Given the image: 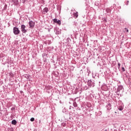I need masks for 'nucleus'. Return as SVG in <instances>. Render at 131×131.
I'll return each mask as SVG.
<instances>
[{"label":"nucleus","instance_id":"obj_1","mask_svg":"<svg viewBox=\"0 0 131 131\" xmlns=\"http://www.w3.org/2000/svg\"><path fill=\"white\" fill-rule=\"evenodd\" d=\"M116 93L118 96H120V95H121V94L123 93V87L121 85L119 86L118 87Z\"/></svg>","mask_w":131,"mask_h":131},{"label":"nucleus","instance_id":"obj_26","mask_svg":"<svg viewBox=\"0 0 131 131\" xmlns=\"http://www.w3.org/2000/svg\"><path fill=\"white\" fill-rule=\"evenodd\" d=\"M122 70L123 72H124V71H125V69H124V67L122 68Z\"/></svg>","mask_w":131,"mask_h":131},{"label":"nucleus","instance_id":"obj_4","mask_svg":"<svg viewBox=\"0 0 131 131\" xmlns=\"http://www.w3.org/2000/svg\"><path fill=\"white\" fill-rule=\"evenodd\" d=\"M29 28H31V29H33L34 28V26H35V23L32 20H30L29 21Z\"/></svg>","mask_w":131,"mask_h":131},{"label":"nucleus","instance_id":"obj_29","mask_svg":"<svg viewBox=\"0 0 131 131\" xmlns=\"http://www.w3.org/2000/svg\"><path fill=\"white\" fill-rule=\"evenodd\" d=\"M15 107H14V106H13L11 108V110L12 111H13V110H15Z\"/></svg>","mask_w":131,"mask_h":131},{"label":"nucleus","instance_id":"obj_3","mask_svg":"<svg viewBox=\"0 0 131 131\" xmlns=\"http://www.w3.org/2000/svg\"><path fill=\"white\" fill-rule=\"evenodd\" d=\"M13 33L15 35H18L20 33V30L18 28L14 27L13 28Z\"/></svg>","mask_w":131,"mask_h":131},{"label":"nucleus","instance_id":"obj_17","mask_svg":"<svg viewBox=\"0 0 131 131\" xmlns=\"http://www.w3.org/2000/svg\"><path fill=\"white\" fill-rule=\"evenodd\" d=\"M118 109L120 111H122L123 110V107H122V106H118Z\"/></svg>","mask_w":131,"mask_h":131},{"label":"nucleus","instance_id":"obj_35","mask_svg":"<svg viewBox=\"0 0 131 131\" xmlns=\"http://www.w3.org/2000/svg\"><path fill=\"white\" fill-rule=\"evenodd\" d=\"M114 131H117V130H116V129H115V130H114Z\"/></svg>","mask_w":131,"mask_h":131},{"label":"nucleus","instance_id":"obj_6","mask_svg":"<svg viewBox=\"0 0 131 131\" xmlns=\"http://www.w3.org/2000/svg\"><path fill=\"white\" fill-rule=\"evenodd\" d=\"M53 22L54 23H57V24H58V25H61V20H58L57 18L53 19Z\"/></svg>","mask_w":131,"mask_h":131},{"label":"nucleus","instance_id":"obj_14","mask_svg":"<svg viewBox=\"0 0 131 131\" xmlns=\"http://www.w3.org/2000/svg\"><path fill=\"white\" fill-rule=\"evenodd\" d=\"M25 78H27L29 80V81H30V75H26L25 76Z\"/></svg>","mask_w":131,"mask_h":131},{"label":"nucleus","instance_id":"obj_19","mask_svg":"<svg viewBox=\"0 0 131 131\" xmlns=\"http://www.w3.org/2000/svg\"><path fill=\"white\" fill-rule=\"evenodd\" d=\"M46 42L48 43V45H51V43H52V41L51 40H48Z\"/></svg>","mask_w":131,"mask_h":131},{"label":"nucleus","instance_id":"obj_20","mask_svg":"<svg viewBox=\"0 0 131 131\" xmlns=\"http://www.w3.org/2000/svg\"><path fill=\"white\" fill-rule=\"evenodd\" d=\"M89 88H90V87H89V86H86V85L84 86V91H86V90H88Z\"/></svg>","mask_w":131,"mask_h":131},{"label":"nucleus","instance_id":"obj_30","mask_svg":"<svg viewBox=\"0 0 131 131\" xmlns=\"http://www.w3.org/2000/svg\"><path fill=\"white\" fill-rule=\"evenodd\" d=\"M98 113H99V115H102V112H101V111H99Z\"/></svg>","mask_w":131,"mask_h":131},{"label":"nucleus","instance_id":"obj_36","mask_svg":"<svg viewBox=\"0 0 131 131\" xmlns=\"http://www.w3.org/2000/svg\"><path fill=\"white\" fill-rule=\"evenodd\" d=\"M39 123H40V120H39Z\"/></svg>","mask_w":131,"mask_h":131},{"label":"nucleus","instance_id":"obj_16","mask_svg":"<svg viewBox=\"0 0 131 131\" xmlns=\"http://www.w3.org/2000/svg\"><path fill=\"white\" fill-rule=\"evenodd\" d=\"M106 12L107 13H111V9L108 8H106V10H105Z\"/></svg>","mask_w":131,"mask_h":131},{"label":"nucleus","instance_id":"obj_18","mask_svg":"<svg viewBox=\"0 0 131 131\" xmlns=\"http://www.w3.org/2000/svg\"><path fill=\"white\" fill-rule=\"evenodd\" d=\"M9 76H10V77H14V74L12 72H10L9 73Z\"/></svg>","mask_w":131,"mask_h":131},{"label":"nucleus","instance_id":"obj_28","mask_svg":"<svg viewBox=\"0 0 131 131\" xmlns=\"http://www.w3.org/2000/svg\"><path fill=\"white\" fill-rule=\"evenodd\" d=\"M74 25H75V26H76L77 25V22L74 21Z\"/></svg>","mask_w":131,"mask_h":131},{"label":"nucleus","instance_id":"obj_15","mask_svg":"<svg viewBox=\"0 0 131 131\" xmlns=\"http://www.w3.org/2000/svg\"><path fill=\"white\" fill-rule=\"evenodd\" d=\"M71 41V39H70V38H68L67 39H66V43H69V42H70Z\"/></svg>","mask_w":131,"mask_h":131},{"label":"nucleus","instance_id":"obj_11","mask_svg":"<svg viewBox=\"0 0 131 131\" xmlns=\"http://www.w3.org/2000/svg\"><path fill=\"white\" fill-rule=\"evenodd\" d=\"M55 32L56 33V34H61V30L56 29L55 30Z\"/></svg>","mask_w":131,"mask_h":131},{"label":"nucleus","instance_id":"obj_2","mask_svg":"<svg viewBox=\"0 0 131 131\" xmlns=\"http://www.w3.org/2000/svg\"><path fill=\"white\" fill-rule=\"evenodd\" d=\"M87 84L89 88H94L95 86V81L92 80H89L87 82Z\"/></svg>","mask_w":131,"mask_h":131},{"label":"nucleus","instance_id":"obj_21","mask_svg":"<svg viewBox=\"0 0 131 131\" xmlns=\"http://www.w3.org/2000/svg\"><path fill=\"white\" fill-rule=\"evenodd\" d=\"M57 8L58 11L61 10V6H60V5H58V6H57Z\"/></svg>","mask_w":131,"mask_h":131},{"label":"nucleus","instance_id":"obj_7","mask_svg":"<svg viewBox=\"0 0 131 131\" xmlns=\"http://www.w3.org/2000/svg\"><path fill=\"white\" fill-rule=\"evenodd\" d=\"M48 12H49V8H48V7H45V8L43 9L42 14H43V15H46V14H47V13H48Z\"/></svg>","mask_w":131,"mask_h":131},{"label":"nucleus","instance_id":"obj_25","mask_svg":"<svg viewBox=\"0 0 131 131\" xmlns=\"http://www.w3.org/2000/svg\"><path fill=\"white\" fill-rule=\"evenodd\" d=\"M6 10H7V5H5V7L3 9V10H4V11H6Z\"/></svg>","mask_w":131,"mask_h":131},{"label":"nucleus","instance_id":"obj_10","mask_svg":"<svg viewBox=\"0 0 131 131\" xmlns=\"http://www.w3.org/2000/svg\"><path fill=\"white\" fill-rule=\"evenodd\" d=\"M73 15L74 18L76 19V18H77V17H78V12H74Z\"/></svg>","mask_w":131,"mask_h":131},{"label":"nucleus","instance_id":"obj_23","mask_svg":"<svg viewBox=\"0 0 131 131\" xmlns=\"http://www.w3.org/2000/svg\"><path fill=\"white\" fill-rule=\"evenodd\" d=\"M66 125H67L66 123H62V126L63 127H65V126H66Z\"/></svg>","mask_w":131,"mask_h":131},{"label":"nucleus","instance_id":"obj_34","mask_svg":"<svg viewBox=\"0 0 131 131\" xmlns=\"http://www.w3.org/2000/svg\"><path fill=\"white\" fill-rule=\"evenodd\" d=\"M23 3H25V2H26V1L23 0Z\"/></svg>","mask_w":131,"mask_h":131},{"label":"nucleus","instance_id":"obj_32","mask_svg":"<svg viewBox=\"0 0 131 131\" xmlns=\"http://www.w3.org/2000/svg\"><path fill=\"white\" fill-rule=\"evenodd\" d=\"M126 29V32H128V30L126 29Z\"/></svg>","mask_w":131,"mask_h":131},{"label":"nucleus","instance_id":"obj_33","mask_svg":"<svg viewBox=\"0 0 131 131\" xmlns=\"http://www.w3.org/2000/svg\"><path fill=\"white\" fill-rule=\"evenodd\" d=\"M104 131H109V129H106L104 130Z\"/></svg>","mask_w":131,"mask_h":131},{"label":"nucleus","instance_id":"obj_22","mask_svg":"<svg viewBox=\"0 0 131 131\" xmlns=\"http://www.w3.org/2000/svg\"><path fill=\"white\" fill-rule=\"evenodd\" d=\"M73 106L74 107H77V103L76 102H73Z\"/></svg>","mask_w":131,"mask_h":131},{"label":"nucleus","instance_id":"obj_12","mask_svg":"<svg viewBox=\"0 0 131 131\" xmlns=\"http://www.w3.org/2000/svg\"><path fill=\"white\" fill-rule=\"evenodd\" d=\"M106 108L107 109V110H111L112 107H111V104L108 103L106 106Z\"/></svg>","mask_w":131,"mask_h":131},{"label":"nucleus","instance_id":"obj_31","mask_svg":"<svg viewBox=\"0 0 131 131\" xmlns=\"http://www.w3.org/2000/svg\"><path fill=\"white\" fill-rule=\"evenodd\" d=\"M128 3H129V1H127V4H126V6H127L128 5Z\"/></svg>","mask_w":131,"mask_h":131},{"label":"nucleus","instance_id":"obj_8","mask_svg":"<svg viewBox=\"0 0 131 131\" xmlns=\"http://www.w3.org/2000/svg\"><path fill=\"white\" fill-rule=\"evenodd\" d=\"M92 77L93 78H99V74L98 73H92Z\"/></svg>","mask_w":131,"mask_h":131},{"label":"nucleus","instance_id":"obj_24","mask_svg":"<svg viewBox=\"0 0 131 131\" xmlns=\"http://www.w3.org/2000/svg\"><path fill=\"white\" fill-rule=\"evenodd\" d=\"M118 69H120V63H118Z\"/></svg>","mask_w":131,"mask_h":131},{"label":"nucleus","instance_id":"obj_27","mask_svg":"<svg viewBox=\"0 0 131 131\" xmlns=\"http://www.w3.org/2000/svg\"><path fill=\"white\" fill-rule=\"evenodd\" d=\"M30 121H32V122H33L34 121V118H31L30 119Z\"/></svg>","mask_w":131,"mask_h":131},{"label":"nucleus","instance_id":"obj_13","mask_svg":"<svg viewBox=\"0 0 131 131\" xmlns=\"http://www.w3.org/2000/svg\"><path fill=\"white\" fill-rule=\"evenodd\" d=\"M11 123H12V124H13L14 125H16V124H17V121H16V120H13L11 121Z\"/></svg>","mask_w":131,"mask_h":131},{"label":"nucleus","instance_id":"obj_5","mask_svg":"<svg viewBox=\"0 0 131 131\" xmlns=\"http://www.w3.org/2000/svg\"><path fill=\"white\" fill-rule=\"evenodd\" d=\"M21 31L23 32V33H26L27 32V30L25 29L26 28V26L24 25H21Z\"/></svg>","mask_w":131,"mask_h":131},{"label":"nucleus","instance_id":"obj_9","mask_svg":"<svg viewBox=\"0 0 131 131\" xmlns=\"http://www.w3.org/2000/svg\"><path fill=\"white\" fill-rule=\"evenodd\" d=\"M13 2L14 6H18L19 5V1L18 0H12Z\"/></svg>","mask_w":131,"mask_h":131}]
</instances>
